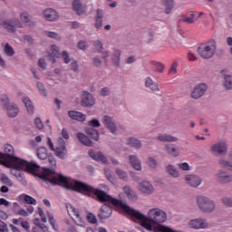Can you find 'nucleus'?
<instances>
[{
	"mask_svg": "<svg viewBox=\"0 0 232 232\" xmlns=\"http://www.w3.org/2000/svg\"><path fill=\"white\" fill-rule=\"evenodd\" d=\"M39 177L43 180L42 186H46V184H53V186H56L58 184V186H63V188H65V189H72V191L82 193V195H86L87 197H96L98 202H102V204H111V206H114V208L124 209L122 207H119L110 201L102 200L103 195H107V197H110L114 200H119L106 192L110 191V187H108L106 184H100V188H95L84 182L66 178V176L58 174L55 172V170L48 168H43L42 173Z\"/></svg>",
	"mask_w": 232,
	"mask_h": 232,
	"instance_id": "1",
	"label": "nucleus"
},
{
	"mask_svg": "<svg viewBox=\"0 0 232 232\" xmlns=\"http://www.w3.org/2000/svg\"><path fill=\"white\" fill-rule=\"evenodd\" d=\"M4 153L0 152V165L5 168H14L15 169H27L34 171L39 168L34 161L28 162L19 157L14 156V146L5 144L3 146Z\"/></svg>",
	"mask_w": 232,
	"mask_h": 232,
	"instance_id": "2",
	"label": "nucleus"
},
{
	"mask_svg": "<svg viewBox=\"0 0 232 232\" xmlns=\"http://www.w3.org/2000/svg\"><path fill=\"white\" fill-rule=\"evenodd\" d=\"M196 206L202 213H213L217 209V204L211 198L204 195L196 197Z\"/></svg>",
	"mask_w": 232,
	"mask_h": 232,
	"instance_id": "3",
	"label": "nucleus"
},
{
	"mask_svg": "<svg viewBox=\"0 0 232 232\" xmlns=\"http://www.w3.org/2000/svg\"><path fill=\"white\" fill-rule=\"evenodd\" d=\"M198 53L201 59H212L217 53V41L210 40L198 47Z\"/></svg>",
	"mask_w": 232,
	"mask_h": 232,
	"instance_id": "4",
	"label": "nucleus"
},
{
	"mask_svg": "<svg viewBox=\"0 0 232 232\" xmlns=\"http://www.w3.org/2000/svg\"><path fill=\"white\" fill-rule=\"evenodd\" d=\"M3 28L10 32L11 34H15L17 28H24L23 23L19 18H12L2 21L1 25Z\"/></svg>",
	"mask_w": 232,
	"mask_h": 232,
	"instance_id": "5",
	"label": "nucleus"
},
{
	"mask_svg": "<svg viewBox=\"0 0 232 232\" xmlns=\"http://www.w3.org/2000/svg\"><path fill=\"white\" fill-rule=\"evenodd\" d=\"M229 148V144L227 140H221L210 147V151L213 155H227V150Z\"/></svg>",
	"mask_w": 232,
	"mask_h": 232,
	"instance_id": "6",
	"label": "nucleus"
},
{
	"mask_svg": "<svg viewBox=\"0 0 232 232\" xmlns=\"http://www.w3.org/2000/svg\"><path fill=\"white\" fill-rule=\"evenodd\" d=\"M189 229H208L209 228V222L206 218H198L190 219L188 223Z\"/></svg>",
	"mask_w": 232,
	"mask_h": 232,
	"instance_id": "7",
	"label": "nucleus"
},
{
	"mask_svg": "<svg viewBox=\"0 0 232 232\" xmlns=\"http://www.w3.org/2000/svg\"><path fill=\"white\" fill-rule=\"evenodd\" d=\"M81 104L82 108H92L95 106V97L88 91L82 92Z\"/></svg>",
	"mask_w": 232,
	"mask_h": 232,
	"instance_id": "8",
	"label": "nucleus"
},
{
	"mask_svg": "<svg viewBox=\"0 0 232 232\" xmlns=\"http://www.w3.org/2000/svg\"><path fill=\"white\" fill-rule=\"evenodd\" d=\"M206 92H208V84L199 83L193 88L190 97L196 100L200 99L201 97H204Z\"/></svg>",
	"mask_w": 232,
	"mask_h": 232,
	"instance_id": "9",
	"label": "nucleus"
},
{
	"mask_svg": "<svg viewBox=\"0 0 232 232\" xmlns=\"http://www.w3.org/2000/svg\"><path fill=\"white\" fill-rule=\"evenodd\" d=\"M102 122L106 128V130H110V133H112V135H115L117 132V124L115 123V121L113 118L108 115H104L102 119Z\"/></svg>",
	"mask_w": 232,
	"mask_h": 232,
	"instance_id": "10",
	"label": "nucleus"
},
{
	"mask_svg": "<svg viewBox=\"0 0 232 232\" xmlns=\"http://www.w3.org/2000/svg\"><path fill=\"white\" fill-rule=\"evenodd\" d=\"M111 206H113L111 204L105 203L100 208L99 213H98V218L100 220H106L111 217L113 213V209Z\"/></svg>",
	"mask_w": 232,
	"mask_h": 232,
	"instance_id": "11",
	"label": "nucleus"
},
{
	"mask_svg": "<svg viewBox=\"0 0 232 232\" xmlns=\"http://www.w3.org/2000/svg\"><path fill=\"white\" fill-rule=\"evenodd\" d=\"M185 181L190 188H198L202 184V178L197 174H188L185 176Z\"/></svg>",
	"mask_w": 232,
	"mask_h": 232,
	"instance_id": "12",
	"label": "nucleus"
},
{
	"mask_svg": "<svg viewBox=\"0 0 232 232\" xmlns=\"http://www.w3.org/2000/svg\"><path fill=\"white\" fill-rule=\"evenodd\" d=\"M139 191L140 193H143L144 195H152V193L155 192V188L153 187V184L148 180H142L139 183L138 187Z\"/></svg>",
	"mask_w": 232,
	"mask_h": 232,
	"instance_id": "13",
	"label": "nucleus"
},
{
	"mask_svg": "<svg viewBox=\"0 0 232 232\" xmlns=\"http://www.w3.org/2000/svg\"><path fill=\"white\" fill-rule=\"evenodd\" d=\"M11 169V175H14L19 180L20 182H26V179H24V175L19 171H27L28 173H34V171H39L41 169V166L38 165V168L34 170H28V169H19L15 168H10Z\"/></svg>",
	"mask_w": 232,
	"mask_h": 232,
	"instance_id": "14",
	"label": "nucleus"
},
{
	"mask_svg": "<svg viewBox=\"0 0 232 232\" xmlns=\"http://www.w3.org/2000/svg\"><path fill=\"white\" fill-rule=\"evenodd\" d=\"M129 164H130L131 168L136 171H142V163L140 162V159L139 156L135 154H131L129 156Z\"/></svg>",
	"mask_w": 232,
	"mask_h": 232,
	"instance_id": "15",
	"label": "nucleus"
},
{
	"mask_svg": "<svg viewBox=\"0 0 232 232\" xmlns=\"http://www.w3.org/2000/svg\"><path fill=\"white\" fill-rule=\"evenodd\" d=\"M216 177L218 182H222V184H229L232 182V174L227 173L226 170H219Z\"/></svg>",
	"mask_w": 232,
	"mask_h": 232,
	"instance_id": "16",
	"label": "nucleus"
},
{
	"mask_svg": "<svg viewBox=\"0 0 232 232\" xmlns=\"http://www.w3.org/2000/svg\"><path fill=\"white\" fill-rule=\"evenodd\" d=\"M44 16L46 21H57L59 19V13L53 8H47L44 11Z\"/></svg>",
	"mask_w": 232,
	"mask_h": 232,
	"instance_id": "17",
	"label": "nucleus"
},
{
	"mask_svg": "<svg viewBox=\"0 0 232 232\" xmlns=\"http://www.w3.org/2000/svg\"><path fill=\"white\" fill-rule=\"evenodd\" d=\"M126 146L134 148V150H140L142 148V141L135 137H130L125 140Z\"/></svg>",
	"mask_w": 232,
	"mask_h": 232,
	"instance_id": "18",
	"label": "nucleus"
},
{
	"mask_svg": "<svg viewBox=\"0 0 232 232\" xmlns=\"http://www.w3.org/2000/svg\"><path fill=\"white\" fill-rule=\"evenodd\" d=\"M5 110L9 119H15V116L19 115V106H17V104H15L14 102H12Z\"/></svg>",
	"mask_w": 232,
	"mask_h": 232,
	"instance_id": "19",
	"label": "nucleus"
},
{
	"mask_svg": "<svg viewBox=\"0 0 232 232\" xmlns=\"http://www.w3.org/2000/svg\"><path fill=\"white\" fill-rule=\"evenodd\" d=\"M72 10L77 15H82V14H86V6L82 5L81 0H73Z\"/></svg>",
	"mask_w": 232,
	"mask_h": 232,
	"instance_id": "20",
	"label": "nucleus"
},
{
	"mask_svg": "<svg viewBox=\"0 0 232 232\" xmlns=\"http://www.w3.org/2000/svg\"><path fill=\"white\" fill-rule=\"evenodd\" d=\"M103 19H104V12H102V9H97L95 23H94V28H96V30H101V28H102V23H104Z\"/></svg>",
	"mask_w": 232,
	"mask_h": 232,
	"instance_id": "21",
	"label": "nucleus"
},
{
	"mask_svg": "<svg viewBox=\"0 0 232 232\" xmlns=\"http://www.w3.org/2000/svg\"><path fill=\"white\" fill-rule=\"evenodd\" d=\"M145 88H148V90H150V92H153L154 93L160 92L159 83L155 82L151 77H147L145 79Z\"/></svg>",
	"mask_w": 232,
	"mask_h": 232,
	"instance_id": "22",
	"label": "nucleus"
},
{
	"mask_svg": "<svg viewBox=\"0 0 232 232\" xmlns=\"http://www.w3.org/2000/svg\"><path fill=\"white\" fill-rule=\"evenodd\" d=\"M197 21V14L193 11L188 12L182 18L179 20V23H186L187 24H193Z\"/></svg>",
	"mask_w": 232,
	"mask_h": 232,
	"instance_id": "23",
	"label": "nucleus"
},
{
	"mask_svg": "<svg viewBox=\"0 0 232 232\" xmlns=\"http://www.w3.org/2000/svg\"><path fill=\"white\" fill-rule=\"evenodd\" d=\"M89 155L91 159H93V160L102 162L103 164H109L108 159H106L105 155L102 154V152H95L93 150H90Z\"/></svg>",
	"mask_w": 232,
	"mask_h": 232,
	"instance_id": "24",
	"label": "nucleus"
},
{
	"mask_svg": "<svg viewBox=\"0 0 232 232\" xmlns=\"http://www.w3.org/2000/svg\"><path fill=\"white\" fill-rule=\"evenodd\" d=\"M123 192L125 193L129 200H131L132 202H136V200H139V196L137 195V192L131 189L130 186L123 187Z\"/></svg>",
	"mask_w": 232,
	"mask_h": 232,
	"instance_id": "25",
	"label": "nucleus"
},
{
	"mask_svg": "<svg viewBox=\"0 0 232 232\" xmlns=\"http://www.w3.org/2000/svg\"><path fill=\"white\" fill-rule=\"evenodd\" d=\"M161 5L165 8L164 13L169 15L173 12V8H175V0H161Z\"/></svg>",
	"mask_w": 232,
	"mask_h": 232,
	"instance_id": "26",
	"label": "nucleus"
},
{
	"mask_svg": "<svg viewBox=\"0 0 232 232\" xmlns=\"http://www.w3.org/2000/svg\"><path fill=\"white\" fill-rule=\"evenodd\" d=\"M68 115L73 121H79V122H84L86 121V115L77 111H69Z\"/></svg>",
	"mask_w": 232,
	"mask_h": 232,
	"instance_id": "27",
	"label": "nucleus"
},
{
	"mask_svg": "<svg viewBox=\"0 0 232 232\" xmlns=\"http://www.w3.org/2000/svg\"><path fill=\"white\" fill-rule=\"evenodd\" d=\"M157 140L160 142H179V138L171 136V134H159Z\"/></svg>",
	"mask_w": 232,
	"mask_h": 232,
	"instance_id": "28",
	"label": "nucleus"
},
{
	"mask_svg": "<svg viewBox=\"0 0 232 232\" xmlns=\"http://www.w3.org/2000/svg\"><path fill=\"white\" fill-rule=\"evenodd\" d=\"M76 137L78 139V140H80L82 142V144H83L84 146H93V141H92V140H90V138H88V136H86V134L82 133V132H78L76 134Z\"/></svg>",
	"mask_w": 232,
	"mask_h": 232,
	"instance_id": "29",
	"label": "nucleus"
},
{
	"mask_svg": "<svg viewBox=\"0 0 232 232\" xmlns=\"http://www.w3.org/2000/svg\"><path fill=\"white\" fill-rule=\"evenodd\" d=\"M164 150L171 157H179L180 155V151L173 144H166Z\"/></svg>",
	"mask_w": 232,
	"mask_h": 232,
	"instance_id": "30",
	"label": "nucleus"
},
{
	"mask_svg": "<svg viewBox=\"0 0 232 232\" xmlns=\"http://www.w3.org/2000/svg\"><path fill=\"white\" fill-rule=\"evenodd\" d=\"M56 157L59 159H65L66 155L68 154V150H66V145H60V147H56L54 149Z\"/></svg>",
	"mask_w": 232,
	"mask_h": 232,
	"instance_id": "31",
	"label": "nucleus"
},
{
	"mask_svg": "<svg viewBox=\"0 0 232 232\" xmlns=\"http://www.w3.org/2000/svg\"><path fill=\"white\" fill-rule=\"evenodd\" d=\"M121 52L119 49H115L112 53V57H111V61H112V64H114V66H121Z\"/></svg>",
	"mask_w": 232,
	"mask_h": 232,
	"instance_id": "32",
	"label": "nucleus"
},
{
	"mask_svg": "<svg viewBox=\"0 0 232 232\" xmlns=\"http://www.w3.org/2000/svg\"><path fill=\"white\" fill-rule=\"evenodd\" d=\"M22 101H23L28 113H30V115H33L34 107V103L32 102V100H30L28 97H23Z\"/></svg>",
	"mask_w": 232,
	"mask_h": 232,
	"instance_id": "33",
	"label": "nucleus"
},
{
	"mask_svg": "<svg viewBox=\"0 0 232 232\" xmlns=\"http://www.w3.org/2000/svg\"><path fill=\"white\" fill-rule=\"evenodd\" d=\"M85 132L93 140H99V139H100L99 130H95V129H93L92 127H87L86 130H85Z\"/></svg>",
	"mask_w": 232,
	"mask_h": 232,
	"instance_id": "34",
	"label": "nucleus"
},
{
	"mask_svg": "<svg viewBox=\"0 0 232 232\" xmlns=\"http://www.w3.org/2000/svg\"><path fill=\"white\" fill-rule=\"evenodd\" d=\"M92 48L97 53H102V50H104V44H102V40H93Z\"/></svg>",
	"mask_w": 232,
	"mask_h": 232,
	"instance_id": "35",
	"label": "nucleus"
},
{
	"mask_svg": "<svg viewBox=\"0 0 232 232\" xmlns=\"http://www.w3.org/2000/svg\"><path fill=\"white\" fill-rule=\"evenodd\" d=\"M166 170L169 175H170V177H173L174 179H179V177H180V172H179V170H177V169L173 165H168L166 167Z\"/></svg>",
	"mask_w": 232,
	"mask_h": 232,
	"instance_id": "36",
	"label": "nucleus"
},
{
	"mask_svg": "<svg viewBox=\"0 0 232 232\" xmlns=\"http://www.w3.org/2000/svg\"><path fill=\"white\" fill-rule=\"evenodd\" d=\"M36 155L41 160H46L48 159V150H46V147H40L37 150Z\"/></svg>",
	"mask_w": 232,
	"mask_h": 232,
	"instance_id": "37",
	"label": "nucleus"
},
{
	"mask_svg": "<svg viewBox=\"0 0 232 232\" xmlns=\"http://www.w3.org/2000/svg\"><path fill=\"white\" fill-rule=\"evenodd\" d=\"M146 164L150 168V169H157V168H159V161L151 156L147 158Z\"/></svg>",
	"mask_w": 232,
	"mask_h": 232,
	"instance_id": "38",
	"label": "nucleus"
},
{
	"mask_svg": "<svg viewBox=\"0 0 232 232\" xmlns=\"http://www.w3.org/2000/svg\"><path fill=\"white\" fill-rule=\"evenodd\" d=\"M67 210L69 215L74 217L76 220H81V215L79 214V210H77V208H73L72 205H69L67 207Z\"/></svg>",
	"mask_w": 232,
	"mask_h": 232,
	"instance_id": "39",
	"label": "nucleus"
},
{
	"mask_svg": "<svg viewBox=\"0 0 232 232\" xmlns=\"http://www.w3.org/2000/svg\"><path fill=\"white\" fill-rule=\"evenodd\" d=\"M153 37H155V31L148 29L144 34L145 43H153Z\"/></svg>",
	"mask_w": 232,
	"mask_h": 232,
	"instance_id": "40",
	"label": "nucleus"
},
{
	"mask_svg": "<svg viewBox=\"0 0 232 232\" xmlns=\"http://www.w3.org/2000/svg\"><path fill=\"white\" fill-rule=\"evenodd\" d=\"M20 198L22 200H24L25 204H32L33 206H35L37 204V200H35V198L26 194L21 195Z\"/></svg>",
	"mask_w": 232,
	"mask_h": 232,
	"instance_id": "41",
	"label": "nucleus"
},
{
	"mask_svg": "<svg viewBox=\"0 0 232 232\" xmlns=\"http://www.w3.org/2000/svg\"><path fill=\"white\" fill-rule=\"evenodd\" d=\"M224 88L227 90H232V75L226 74L224 76Z\"/></svg>",
	"mask_w": 232,
	"mask_h": 232,
	"instance_id": "42",
	"label": "nucleus"
},
{
	"mask_svg": "<svg viewBox=\"0 0 232 232\" xmlns=\"http://www.w3.org/2000/svg\"><path fill=\"white\" fill-rule=\"evenodd\" d=\"M4 52L8 57H14V55H15V51H14V47L11 46L8 43L5 44L4 47Z\"/></svg>",
	"mask_w": 232,
	"mask_h": 232,
	"instance_id": "43",
	"label": "nucleus"
},
{
	"mask_svg": "<svg viewBox=\"0 0 232 232\" xmlns=\"http://www.w3.org/2000/svg\"><path fill=\"white\" fill-rule=\"evenodd\" d=\"M36 88H37L40 95H42L43 97L48 96V92H46V88H44V84H43V82H37Z\"/></svg>",
	"mask_w": 232,
	"mask_h": 232,
	"instance_id": "44",
	"label": "nucleus"
},
{
	"mask_svg": "<svg viewBox=\"0 0 232 232\" xmlns=\"http://www.w3.org/2000/svg\"><path fill=\"white\" fill-rule=\"evenodd\" d=\"M0 102H1V106L4 108V110L8 108V106L10 104H12V102H10V98H8L7 95H2V97L0 99Z\"/></svg>",
	"mask_w": 232,
	"mask_h": 232,
	"instance_id": "45",
	"label": "nucleus"
},
{
	"mask_svg": "<svg viewBox=\"0 0 232 232\" xmlns=\"http://www.w3.org/2000/svg\"><path fill=\"white\" fill-rule=\"evenodd\" d=\"M31 18H32V15H30V14H28L27 12H24L20 14V20H21V23H23L24 24H25Z\"/></svg>",
	"mask_w": 232,
	"mask_h": 232,
	"instance_id": "46",
	"label": "nucleus"
},
{
	"mask_svg": "<svg viewBox=\"0 0 232 232\" xmlns=\"http://www.w3.org/2000/svg\"><path fill=\"white\" fill-rule=\"evenodd\" d=\"M92 61L93 66H95L96 68H101V66H102V58H101L100 56H94Z\"/></svg>",
	"mask_w": 232,
	"mask_h": 232,
	"instance_id": "47",
	"label": "nucleus"
},
{
	"mask_svg": "<svg viewBox=\"0 0 232 232\" xmlns=\"http://www.w3.org/2000/svg\"><path fill=\"white\" fill-rule=\"evenodd\" d=\"M221 202L223 206H226L227 208H232V198L231 197H223L221 198Z\"/></svg>",
	"mask_w": 232,
	"mask_h": 232,
	"instance_id": "48",
	"label": "nucleus"
},
{
	"mask_svg": "<svg viewBox=\"0 0 232 232\" xmlns=\"http://www.w3.org/2000/svg\"><path fill=\"white\" fill-rule=\"evenodd\" d=\"M116 174L121 180L128 179V173L121 169H116Z\"/></svg>",
	"mask_w": 232,
	"mask_h": 232,
	"instance_id": "49",
	"label": "nucleus"
},
{
	"mask_svg": "<svg viewBox=\"0 0 232 232\" xmlns=\"http://www.w3.org/2000/svg\"><path fill=\"white\" fill-rule=\"evenodd\" d=\"M62 59L63 60V63L65 64H70V63H72V59H70V54L66 51H63L62 53Z\"/></svg>",
	"mask_w": 232,
	"mask_h": 232,
	"instance_id": "50",
	"label": "nucleus"
},
{
	"mask_svg": "<svg viewBox=\"0 0 232 232\" xmlns=\"http://www.w3.org/2000/svg\"><path fill=\"white\" fill-rule=\"evenodd\" d=\"M154 66L156 68V72H159L160 73H162V72H164V68H166V66L162 63L159 62H155Z\"/></svg>",
	"mask_w": 232,
	"mask_h": 232,
	"instance_id": "51",
	"label": "nucleus"
},
{
	"mask_svg": "<svg viewBox=\"0 0 232 232\" xmlns=\"http://www.w3.org/2000/svg\"><path fill=\"white\" fill-rule=\"evenodd\" d=\"M88 126H91V128H99L101 126V121L97 119H93L88 121Z\"/></svg>",
	"mask_w": 232,
	"mask_h": 232,
	"instance_id": "52",
	"label": "nucleus"
},
{
	"mask_svg": "<svg viewBox=\"0 0 232 232\" xmlns=\"http://www.w3.org/2000/svg\"><path fill=\"white\" fill-rule=\"evenodd\" d=\"M87 220L90 224H97V217L93 213H89L87 215Z\"/></svg>",
	"mask_w": 232,
	"mask_h": 232,
	"instance_id": "53",
	"label": "nucleus"
},
{
	"mask_svg": "<svg viewBox=\"0 0 232 232\" xmlns=\"http://www.w3.org/2000/svg\"><path fill=\"white\" fill-rule=\"evenodd\" d=\"M110 93H111V91H110L109 87H103L100 91V95L102 97H108V95H110Z\"/></svg>",
	"mask_w": 232,
	"mask_h": 232,
	"instance_id": "54",
	"label": "nucleus"
},
{
	"mask_svg": "<svg viewBox=\"0 0 232 232\" xmlns=\"http://www.w3.org/2000/svg\"><path fill=\"white\" fill-rule=\"evenodd\" d=\"M1 180H2L3 184H6V186H9V187L14 186V182H12V179H10L6 176L2 177Z\"/></svg>",
	"mask_w": 232,
	"mask_h": 232,
	"instance_id": "55",
	"label": "nucleus"
},
{
	"mask_svg": "<svg viewBox=\"0 0 232 232\" xmlns=\"http://www.w3.org/2000/svg\"><path fill=\"white\" fill-rule=\"evenodd\" d=\"M45 35H47V37H50L51 39H58V40L61 39V37H59V34L55 32L47 31L45 33Z\"/></svg>",
	"mask_w": 232,
	"mask_h": 232,
	"instance_id": "56",
	"label": "nucleus"
},
{
	"mask_svg": "<svg viewBox=\"0 0 232 232\" xmlns=\"http://www.w3.org/2000/svg\"><path fill=\"white\" fill-rule=\"evenodd\" d=\"M34 124L38 130H43V128H44V124H43V121H41V118H35Z\"/></svg>",
	"mask_w": 232,
	"mask_h": 232,
	"instance_id": "57",
	"label": "nucleus"
},
{
	"mask_svg": "<svg viewBox=\"0 0 232 232\" xmlns=\"http://www.w3.org/2000/svg\"><path fill=\"white\" fill-rule=\"evenodd\" d=\"M178 167L182 171H189V164H188V162L179 163V164H178Z\"/></svg>",
	"mask_w": 232,
	"mask_h": 232,
	"instance_id": "58",
	"label": "nucleus"
},
{
	"mask_svg": "<svg viewBox=\"0 0 232 232\" xmlns=\"http://www.w3.org/2000/svg\"><path fill=\"white\" fill-rule=\"evenodd\" d=\"M25 26H28V28H34L37 24V22L32 17L26 24H24Z\"/></svg>",
	"mask_w": 232,
	"mask_h": 232,
	"instance_id": "59",
	"label": "nucleus"
},
{
	"mask_svg": "<svg viewBox=\"0 0 232 232\" xmlns=\"http://www.w3.org/2000/svg\"><path fill=\"white\" fill-rule=\"evenodd\" d=\"M71 70H72V72H79V63L76 60H72L71 63Z\"/></svg>",
	"mask_w": 232,
	"mask_h": 232,
	"instance_id": "60",
	"label": "nucleus"
},
{
	"mask_svg": "<svg viewBox=\"0 0 232 232\" xmlns=\"http://www.w3.org/2000/svg\"><path fill=\"white\" fill-rule=\"evenodd\" d=\"M79 50H86L88 48V44L85 41H80L77 44Z\"/></svg>",
	"mask_w": 232,
	"mask_h": 232,
	"instance_id": "61",
	"label": "nucleus"
},
{
	"mask_svg": "<svg viewBox=\"0 0 232 232\" xmlns=\"http://www.w3.org/2000/svg\"><path fill=\"white\" fill-rule=\"evenodd\" d=\"M51 52L54 57H59V47L57 45H52Z\"/></svg>",
	"mask_w": 232,
	"mask_h": 232,
	"instance_id": "62",
	"label": "nucleus"
},
{
	"mask_svg": "<svg viewBox=\"0 0 232 232\" xmlns=\"http://www.w3.org/2000/svg\"><path fill=\"white\" fill-rule=\"evenodd\" d=\"M179 67V63L177 62H174L169 69V73H172L175 75L177 73V68Z\"/></svg>",
	"mask_w": 232,
	"mask_h": 232,
	"instance_id": "63",
	"label": "nucleus"
},
{
	"mask_svg": "<svg viewBox=\"0 0 232 232\" xmlns=\"http://www.w3.org/2000/svg\"><path fill=\"white\" fill-rule=\"evenodd\" d=\"M24 40L26 41L29 44H34V38L30 34L24 35Z\"/></svg>",
	"mask_w": 232,
	"mask_h": 232,
	"instance_id": "64",
	"label": "nucleus"
}]
</instances>
